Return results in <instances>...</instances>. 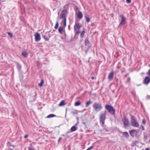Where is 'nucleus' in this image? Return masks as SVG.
<instances>
[{
    "label": "nucleus",
    "instance_id": "17",
    "mask_svg": "<svg viewBox=\"0 0 150 150\" xmlns=\"http://www.w3.org/2000/svg\"><path fill=\"white\" fill-rule=\"evenodd\" d=\"M28 54V53L26 51L23 52L22 53V55L25 58L27 57Z\"/></svg>",
    "mask_w": 150,
    "mask_h": 150
},
{
    "label": "nucleus",
    "instance_id": "4",
    "mask_svg": "<svg viewBox=\"0 0 150 150\" xmlns=\"http://www.w3.org/2000/svg\"><path fill=\"white\" fill-rule=\"evenodd\" d=\"M131 125L134 127H138L139 126L138 123L133 116H131Z\"/></svg>",
    "mask_w": 150,
    "mask_h": 150
},
{
    "label": "nucleus",
    "instance_id": "20",
    "mask_svg": "<svg viewBox=\"0 0 150 150\" xmlns=\"http://www.w3.org/2000/svg\"><path fill=\"white\" fill-rule=\"evenodd\" d=\"M77 127H76L75 126H74L71 128L70 129L72 132H73L77 130Z\"/></svg>",
    "mask_w": 150,
    "mask_h": 150
},
{
    "label": "nucleus",
    "instance_id": "39",
    "mask_svg": "<svg viewBox=\"0 0 150 150\" xmlns=\"http://www.w3.org/2000/svg\"><path fill=\"white\" fill-rule=\"evenodd\" d=\"M130 80H131L130 78V77H128L127 79V82H129L130 81Z\"/></svg>",
    "mask_w": 150,
    "mask_h": 150
},
{
    "label": "nucleus",
    "instance_id": "9",
    "mask_svg": "<svg viewBox=\"0 0 150 150\" xmlns=\"http://www.w3.org/2000/svg\"><path fill=\"white\" fill-rule=\"evenodd\" d=\"M35 36V40L36 42H38L40 40V34L38 33H35L34 34Z\"/></svg>",
    "mask_w": 150,
    "mask_h": 150
},
{
    "label": "nucleus",
    "instance_id": "52",
    "mask_svg": "<svg viewBox=\"0 0 150 150\" xmlns=\"http://www.w3.org/2000/svg\"><path fill=\"white\" fill-rule=\"evenodd\" d=\"M69 27H70V25H69L68 26Z\"/></svg>",
    "mask_w": 150,
    "mask_h": 150
},
{
    "label": "nucleus",
    "instance_id": "37",
    "mask_svg": "<svg viewBox=\"0 0 150 150\" xmlns=\"http://www.w3.org/2000/svg\"><path fill=\"white\" fill-rule=\"evenodd\" d=\"M138 143V141H135V142H133V144L134 145H136Z\"/></svg>",
    "mask_w": 150,
    "mask_h": 150
},
{
    "label": "nucleus",
    "instance_id": "12",
    "mask_svg": "<svg viewBox=\"0 0 150 150\" xmlns=\"http://www.w3.org/2000/svg\"><path fill=\"white\" fill-rule=\"evenodd\" d=\"M16 64L17 68L18 71L19 72H21V69L22 67V66L19 63H18V62H16Z\"/></svg>",
    "mask_w": 150,
    "mask_h": 150
},
{
    "label": "nucleus",
    "instance_id": "45",
    "mask_svg": "<svg viewBox=\"0 0 150 150\" xmlns=\"http://www.w3.org/2000/svg\"><path fill=\"white\" fill-rule=\"evenodd\" d=\"M141 127H142V130H144V126L142 125H141Z\"/></svg>",
    "mask_w": 150,
    "mask_h": 150
},
{
    "label": "nucleus",
    "instance_id": "30",
    "mask_svg": "<svg viewBox=\"0 0 150 150\" xmlns=\"http://www.w3.org/2000/svg\"><path fill=\"white\" fill-rule=\"evenodd\" d=\"M63 22L64 23V26L65 27L66 26V19H64L62 22Z\"/></svg>",
    "mask_w": 150,
    "mask_h": 150
},
{
    "label": "nucleus",
    "instance_id": "19",
    "mask_svg": "<svg viewBox=\"0 0 150 150\" xmlns=\"http://www.w3.org/2000/svg\"><path fill=\"white\" fill-rule=\"evenodd\" d=\"M92 103V101L91 100H89L88 101H87L86 103V107H88L89 105L91 104Z\"/></svg>",
    "mask_w": 150,
    "mask_h": 150
},
{
    "label": "nucleus",
    "instance_id": "3",
    "mask_svg": "<svg viewBox=\"0 0 150 150\" xmlns=\"http://www.w3.org/2000/svg\"><path fill=\"white\" fill-rule=\"evenodd\" d=\"M105 108L107 110L110 114L113 115H115L116 110L111 105L107 104L105 105Z\"/></svg>",
    "mask_w": 150,
    "mask_h": 150
},
{
    "label": "nucleus",
    "instance_id": "15",
    "mask_svg": "<svg viewBox=\"0 0 150 150\" xmlns=\"http://www.w3.org/2000/svg\"><path fill=\"white\" fill-rule=\"evenodd\" d=\"M85 18L87 23H88L90 21V19L89 18L88 15L86 14H85Z\"/></svg>",
    "mask_w": 150,
    "mask_h": 150
},
{
    "label": "nucleus",
    "instance_id": "26",
    "mask_svg": "<svg viewBox=\"0 0 150 150\" xmlns=\"http://www.w3.org/2000/svg\"><path fill=\"white\" fill-rule=\"evenodd\" d=\"M81 104V103L79 101H77L75 103L74 105L75 106H78Z\"/></svg>",
    "mask_w": 150,
    "mask_h": 150
},
{
    "label": "nucleus",
    "instance_id": "47",
    "mask_svg": "<svg viewBox=\"0 0 150 150\" xmlns=\"http://www.w3.org/2000/svg\"><path fill=\"white\" fill-rule=\"evenodd\" d=\"M62 139V138L61 137H60L58 140V142H59Z\"/></svg>",
    "mask_w": 150,
    "mask_h": 150
},
{
    "label": "nucleus",
    "instance_id": "2",
    "mask_svg": "<svg viewBox=\"0 0 150 150\" xmlns=\"http://www.w3.org/2000/svg\"><path fill=\"white\" fill-rule=\"evenodd\" d=\"M93 107L95 110L97 112L100 111L103 109L101 104L97 102L94 103L93 105Z\"/></svg>",
    "mask_w": 150,
    "mask_h": 150
},
{
    "label": "nucleus",
    "instance_id": "33",
    "mask_svg": "<svg viewBox=\"0 0 150 150\" xmlns=\"http://www.w3.org/2000/svg\"><path fill=\"white\" fill-rule=\"evenodd\" d=\"M94 145V143L93 144V145L90 147L88 148L86 150H91V149H93Z\"/></svg>",
    "mask_w": 150,
    "mask_h": 150
},
{
    "label": "nucleus",
    "instance_id": "7",
    "mask_svg": "<svg viewBox=\"0 0 150 150\" xmlns=\"http://www.w3.org/2000/svg\"><path fill=\"white\" fill-rule=\"evenodd\" d=\"M62 13L61 14L60 18H62L64 19H67L66 16L67 15V9H64L62 11Z\"/></svg>",
    "mask_w": 150,
    "mask_h": 150
},
{
    "label": "nucleus",
    "instance_id": "44",
    "mask_svg": "<svg viewBox=\"0 0 150 150\" xmlns=\"http://www.w3.org/2000/svg\"><path fill=\"white\" fill-rule=\"evenodd\" d=\"M142 123L144 124H145V123H146V122H145V120L144 119H143L142 120Z\"/></svg>",
    "mask_w": 150,
    "mask_h": 150
},
{
    "label": "nucleus",
    "instance_id": "31",
    "mask_svg": "<svg viewBox=\"0 0 150 150\" xmlns=\"http://www.w3.org/2000/svg\"><path fill=\"white\" fill-rule=\"evenodd\" d=\"M6 145H7V146L8 147L12 146L13 147H14V146H12L11 145V143L10 142H7V143L6 144Z\"/></svg>",
    "mask_w": 150,
    "mask_h": 150
},
{
    "label": "nucleus",
    "instance_id": "13",
    "mask_svg": "<svg viewBox=\"0 0 150 150\" xmlns=\"http://www.w3.org/2000/svg\"><path fill=\"white\" fill-rule=\"evenodd\" d=\"M124 137H125L127 139H128L129 137V134L127 132H125L122 133Z\"/></svg>",
    "mask_w": 150,
    "mask_h": 150
},
{
    "label": "nucleus",
    "instance_id": "35",
    "mask_svg": "<svg viewBox=\"0 0 150 150\" xmlns=\"http://www.w3.org/2000/svg\"><path fill=\"white\" fill-rule=\"evenodd\" d=\"M7 33L8 35L10 36V38H11L13 37V35L10 32H8Z\"/></svg>",
    "mask_w": 150,
    "mask_h": 150
},
{
    "label": "nucleus",
    "instance_id": "8",
    "mask_svg": "<svg viewBox=\"0 0 150 150\" xmlns=\"http://www.w3.org/2000/svg\"><path fill=\"white\" fill-rule=\"evenodd\" d=\"M120 17L121 18L122 20L120 24V26H121V25H123L125 23L126 18L123 14L120 15Z\"/></svg>",
    "mask_w": 150,
    "mask_h": 150
},
{
    "label": "nucleus",
    "instance_id": "6",
    "mask_svg": "<svg viewBox=\"0 0 150 150\" xmlns=\"http://www.w3.org/2000/svg\"><path fill=\"white\" fill-rule=\"evenodd\" d=\"M129 133L131 136L132 137H137L139 134V132L135 129L129 130Z\"/></svg>",
    "mask_w": 150,
    "mask_h": 150
},
{
    "label": "nucleus",
    "instance_id": "46",
    "mask_svg": "<svg viewBox=\"0 0 150 150\" xmlns=\"http://www.w3.org/2000/svg\"><path fill=\"white\" fill-rule=\"evenodd\" d=\"M28 137V135H25L24 136V138H27Z\"/></svg>",
    "mask_w": 150,
    "mask_h": 150
},
{
    "label": "nucleus",
    "instance_id": "14",
    "mask_svg": "<svg viewBox=\"0 0 150 150\" xmlns=\"http://www.w3.org/2000/svg\"><path fill=\"white\" fill-rule=\"evenodd\" d=\"M78 18L79 19H81L83 17V14L81 12L79 11L78 13Z\"/></svg>",
    "mask_w": 150,
    "mask_h": 150
},
{
    "label": "nucleus",
    "instance_id": "28",
    "mask_svg": "<svg viewBox=\"0 0 150 150\" xmlns=\"http://www.w3.org/2000/svg\"><path fill=\"white\" fill-rule=\"evenodd\" d=\"M85 34V32L84 30L82 31L80 34V37L81 38H82Z\"/></svg>",
    "mask_w": 150,
    "mask_h": 150
},
{
    "label": "nucleus",
    "instance_id": "16",
    "mask_svg": "<svg viewBox=\"0 0 150 150\" xmlns=\"http://www.w3.org/2000/svg\"><path fill=\"white\" fill-rule=\"evenodd\" d=\"M85 45L86 46H88L90 44V42L88 38H87L85 40Z\"/></svg>",
    "mask_w": 150,
    "mask_h": 150
},
{
    "label": "nucleus",
    "instance_id": "51",
    "mask_svg": "<svg viewBox=\"0 0 150 150\" xmlns=\"http://www.w3.org/2000/svg\"><path fill=\"white\" fill-rule=\"evenodd\" d=\"M58 15H59V12L58 13Z\"/></svg>",
    "mask_w": 150,
    "mask_h": 150
},
{
    "label": "nucleus",
    "instance_id": "34",
    "mask_svg": "<svg viewBox=\"0 0 150 150\" xmlns=\"http://www.w3.org/2000/svg\"><path fill=\"white\" fill-rule=\"evenodd\" d=\"M80 32L81 31L80 30L78 29V30L75 32V35H76V34H79L80 33Z\"/></svg>",
    "mask_w": 150,
    "mask_h": 150
},
{
    "label": "nucleus",
    "instance_id": "49",
    "mask_svg": "<svg viewBox=\"0 0 150 150\" xmlns=\"http://www.w3.org/2000/svg\"><path fill=\"white\" fill-rule=\"evenodd\" d=\"M128 75V74H127L125 75V77H126Z\"/></svg>",
    "mask_w": 150,
    "mask_h": 150
},
{
    "label": "nucleus",
    "instance_id": "27",
    "mask_svg": "<svg viewBox=\"0 0 150 150\" xmlns=\"http://www.w3.org/2000/svg\"><path fill=\"white\" fill-rule=\"evenodd\" d=\"M42 37L46 41H48L49 40V38H46L45 35H42Z\"/></svg>",
    "mask_w": 150,
    "mask_h": 150
},
{
    "label": "nucleus",
    "instance_id": "11",
    "mask_svg": "<svg viewBox=\"0 0 150 150\" xmlns=\"http://www.w3.org/2000/svg\"><path fill=\"white\" fill-rule=\"evenodd\" d=\"M145 83L147 84L150 81V78L149 76H146L144 79V81Z\"/></svg>",
    "mask_w": 150,
    "mask_h": 150
},
{
    "label": "nucleus",
    "instance_id": "1",
    "mask_svg": "<svg viewBox=\"0 0 150 150\" xmlns=\"http://www.w3.org/2000/svg\"><path fill=\"white\" fill-rule=\"evenodd\" d=\"M106 111H105L104 112H101L99 115V122L103 126L105 122V120L106 118Z\"/></svg>",
    "mask_w": 150,
    "mask_h": 150
},
{
    "label": "nucleus",
    "instance_id": "41",
    "mask_svg": "<svg viewBox=\"0 0 150 150\" xmlns=\"http://www.w3.org/2000/svg\"><path fill=\"white\" fill-rule=\"evenodd\" d=\"M76 29H77V28H76V26H75V25H74V30L76 32Z\"/></svg>",
    "mask_w": 150,
    "mask_h": 150
},
{
    "label": "nucleus",
    "instance_id": "43",
    "mask_svg": "<svg viewBox=\"0 0 150 150\" xmlns=\"http://www.w3.org/2000/svg\"><path fill=\"white\" fill-rule=\"evenodd\" d=\"M146 99L148 100L150 99V96H147L146 97Z\"/></svg>",
    "mask_w": 150,
    "mask_h": 150
},
{
    "label": "nucleus",
    "instance_id": "48",
    "mask_svg": "<svg viewBox=\"0 0 150 150\" xmlns=\"http://www.w3.org/2000/svg\"><path fill=\"white\" fill-rule=\"evenodd\" d=\"M141 150H143V149H142ZM145 150H150L149 149V148H146L145 149Z\"/></svg>",
    "mask_w": 150,
    "mask_h": 150
},
{
    "label": "nucleus",
    "instance_id": "21",
    "mask_svg": "<svg viewBox=\"0 0 150 150\" xmlns=\"http://www.w3.org/2000/svg\"><path fill=\"white\" fill-rule=\"evenodd\" d=\"M57 116L55 115H54V114H50L49 115H48L47 117V118H50L52 117H56Z\"/></svg>",
    "mask_w": 150,
    "mask_h": 150
},
{
    "label": "nucleus",
    "instance_id": "18",
    "mask_svg": "<svg viewBox=\"0 0 150 150\" xmlns=\"http://www.w3.org/2000/svg\"><path fill=\"white\" fill-rule=\"evenodd\" d=\"M75 25L76 26L78 30H80V28L81 27V25H80L78 23H76Z\"/></svg>",
    "mask_w": 150,
    "mask_h": 150
},
{
    "label": "nucleus",
    "instance_id": "40",
    "mask_svg": "<svg viewBox=\"0 0 150 150\" xmlns=\"http://www.w3.org/2000/svg\"><path fill=\"white\" fill-rule=\"evenodd\" d=\"M71 113L73 115L75 114H77V113L76 112H74L72 111L71 112Z\"/></svg>",
    "mask_w": 150,
    "mask_h": 150
},
{
    "label": "nucleus",
    "instance_id": "24",
    "mask_svg": "<svg viewBox=\"0 0 150 150\" xmlns=\"http://www.w3.org/2000/svg\"><path fill=\"white\" fill-rule=\"evenodd\" d=\"M143 135L144 139L145 141H146L148 139V135L147 134L144 132L143 134Z\"/></svg>",
    "mask_w": 150,
    "mask_h": 150
},
{
    "label": "nucleus",
    "instance_id": "36",
    "mask_svg": "<svg viewBox=\"0 0 150 150\" xmlns=\"http://www.w3.org/2000/svg\"><path fill=\"white\" fill-rule=\"evenodd\" d=\"M28 148V150H32L33 147H32V145L31 144H30V146H29Z\"/></svg>",
    "mask_w": 150,
    "mask_h": 150
},
{
    "label": "nucleus",
    "instance_id": "42",
    "mask_svg": "<svg viewBox=\"0 0 150 150\" xmlns=\"http://www.w3.org/2000/svg\"><path fill=\"white\" fill-rule=\"evenodd\" d=\"M147 74L150 76V69H149L148 71V72L147 73Z\"/></svg>",
    "mask_w": 150,
    "mask_h": 150
},
{
    "label": "nucleus",
    "instance_id": "22",
    "mask_svg": "<svg viewBox=\"0 0 150 150\" xmlns=\"http://www.w3.org/2000/svg\"><path fill=\"white\" fill-rule=\"evenodd\" d=\"M65 104L64 101V100H62L59 104V106H62L64 105Z\"/></svg>",
    "mask_w": 150,
    "mask_h": 150
},
{
    "label": "nucleus",
    "instance_id": "32",
    "mask_svg": "<svg viewBox=\"0 0 150 150\" xmlns=\"http://www.w3.org/2000/svg\"><path fill=\"white\" fill-rule=\"evenodd\" d=\"M72 132L71 129L69 130L67 132L66 134H65V136L67 137H68L69 136L68 135V134L71 133Z\"/></svg>",
    "mask_w": 150,
    "mask_h": 150
},
{
    "label": "nucleus",
    "instance_id": "5",
    "mask_svg": "<svg viewBox=\"0 0 150 150\" xmlns=\"http://www.w3.org/2000/svg\"><path fill=\"white\" fill-rule=\"evenodd\" d=\"M125 128H127L129 127V122L128 119L125 116L124 117V119L122 120Z\"/></svg>",
    "mask_w": 150,
    "mask_h": 150
},
{
    "label": "nucleus",
    "instance_id": "25",
    "mask_svg": "<svg viewBox=\"0 0 150 150\" xmlns=\"http://www.w3.org/2000/svg\"><path fill=\"white\" fill-rule=\"evenodd\" d=\"M44 81L43 79H42L41 80L40 83L38 84L39 86L40 87L42 86H43V85L44 84Z\"/></svg>",
    "mask_w": 150,
    "mask_h": 150
},
{
    "label": "nucleus",
    "instance_id": "10",
    "mask_svg": "<svg viewBox=\"0 0 150 150\" xmlns=\"http://www.w3.org/2000/svg\"><path fill=\"white\" fill-rule=\"evenodd\" d=\"M114 76L113 71H112L109 74L108 79L109 80H112L113 79Z\"/></svg>",
    "mask_w": 150,
    "mask_h": 150
},
{
    "label": "nucleus",
    "instance_id": "29",
    "mask_svg": "<svg viewBox=\"0 0 150 150\" xmlns=\"http://www.w3.org/2000/svg\"><path fill=\"white\" fill-rule=\"evenodd\" d=\"M59 26V22L58 21H57L56 25L54 26V28L55 29H57L58 28Z\"/></svg>",
    "mask_w": 150,
    "mask_h": 150
},
{
    "label": "nucleus",
    "instance_id": "23",
    "mask_svg": "<svg viewBox=\"0 0 150 150\" xmlns=\"http://www.w3.org/2000/svg\"><path fill=\"white\" fill-rule=\"evenodd\" d=\"M58 31L59 33L61 34H62L63 31V27L62 26H60L59 28Z\"/></svg>",
    "mask_w": 150,
    "mask_h": 150
},
{
    "label": "nucleus",
    "instance_id": "38",
    "mask_svg": "<svg viewBox=\"0 0 150 150\" xmlns=\"http://www.w3.org/2000/svg\"><path fill=\"white\" fill-rule=\"evenodd\" d=\"M131 0H126V2L127 4H129L131 2Z\"/></svg>",
    "mask_w": 150,
    "mask_h": 150
},
{
    "label": "nucleus",
    "instance_id": "50",
    "mask_svg": "<svg viewBox=\"0 0 150 150\" xmlns=\"http://www.w3.org/2000/svg\"><path fill=\"white\" fill-rule=\"evenodd\" d=\"M94 77L93 76H92V77H91V79H94Z\"/></svg>",
    "mask_w": 150,
    "mask_h": 150
}]
</instances>
